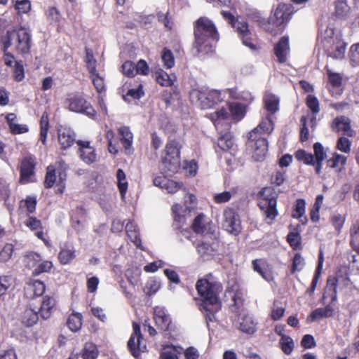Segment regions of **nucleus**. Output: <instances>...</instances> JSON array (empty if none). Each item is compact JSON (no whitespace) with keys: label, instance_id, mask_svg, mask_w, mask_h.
Listing matches in <instances>:
<instances>
[{"label":"nucleus","instance_id":"nucleus-1","mask_svg":"<svg viewBox=\"0 0 359 359\" xmlns=\"http://www.w3.org/2000/svg\"><path fill=\"white\" fill-rule=\"evenodd\" d=\"M208 277V278L198 280L196 284V288L202 297L200 310L205 313L207 320L213 321L215 320V313L222 309L218 294L222 290V285L213 280L211 274Z\"/></svg>","mask_w":359,"mask_h":359},{"label":"nucleus","instance_id":"nucleus-2","mask_svg":"<svg viewBox=\"0 0 359 359\" xmlns=\"http://www.w3.org/2000/svg\"><path fill=\"white\" fill-rule=\"evenodd\" d=\"M193 49L198 55H208L214 51L219 40V33L212 20L201 17L194 22Z\"/></svg>","mask_w":359,"mask_h":359},{"label":"nucleus","instance_id":"nucleus-3","mask_svg":"<svg viewBox=\"0 0 359 359\" xmlns=\"http://www.w3.org/2000/svg\"><path fill=\"white\" fill-rule=\"evenodd\" d=\"M274 129V121L271 114L262 118L261 122L249 133L248 147L251 149L252 158L256 161H262L268 151L266 136Z\"/></svg>","mask_w":359,"mask_h":359},{"label":"nucleus","instance_id":"nucleus-4","mask_svg":"<svg viewBox=\"0 0 359 359\" xmlns=\"http://www.w3.org/2000/svg\"><path fill=\"white\" fill-rule=\"evenodd\" d=\"M228 93L233 100L228 102L229 112H226V119L229 118L232 123H237L245 117L252 97L248 92H237L234 88L229 89Z\"/></svg>","mask_w":359,"mask_h":359},{"label":"nucleus","instance_id":"nucleus-5","mask_svg":"<svg viewBox=\"0 0 359 359\" xmlns=\"http://www.w3.org/2000/svg\"><path fill=\"white\" fill-rule=\"evenodd\" d=\"M4 45L3 51L6 52L11 46L20 54L29 53L32 46V38L29 32L25 27L8 30L6 35L1 38Z\"/></svg>","mask_w":359,"mask_h":359},{"label":"nucleus","instance_id":"nucleus-6","mask_svg":"<svg viewBox=\"0 0 359 359\" xmlns=\"http://www.w3.org/2000/svg\"><path fill=\"white\" fill-rule=\"evenodd\" d=\"M319 37L328 57L334 60H342L344 57L346 44L339 35L334 34L332 28L327 27L324 32L320 28Z\"/></svg>","mask_w":359,"mask_h":359},{"label":"nucleus","instance_id":"nucleus-7","mask_svg":"<svg viewBox=\"0 0 359 359\" xmlns=\"http://www.w3.org/2000/svg\"><path fill=\"white\" fill-rule=\"evenodd\" d=\"M226 21L238 34L244 46L252 50L257 49L255 34L253 33L252 26H250L248 22L238 16V13L236 12L232 13L226 11Z\"/></svg>","mask_w":359,"mask_h":359},{"label":"nucleus","instance_id":"nucleus-8","mask_svg":"<svg viewBox=\"0 0 359 359\" xmlns=\"http://www.w3.org/2000/svg\"><path fill=\"white\" fill-rule=\"evenodd\" d=\"M180 142L169 140L165 148V156L162 158L159 165L161 172L167 175L172 176L176 173L180 168Z\"/></svg>","mask_w":359,"mask_h":359},{"label":"nucleus","instance_id":"nucleus-9","mask_svg":"<svg viewBox=\"0 0 359 359\" xmlns=\"http://www.w3.org/2000/svg\"><path fill=\"white\" fill-rule=\"evenodd\" d=\"M190 99L202 109L212 107L222 101L221 92L217 90L194 89L190 92Z\"/></svg>","mask_w":359,"mask_h":359},{"label":"nucleus","instance_id":"nucleus-10","mask_svg":"<svg viewBox=\"0 0 359 359\" xmlns=\"http://www.w3.org/2000/svg\"><path fill=\"white\" fill-rule=\"evenodd\" d=\"M65 103L69 111L84 114L94 120L96 119V111L82 94L76 93L69 95L66 99Z\"/></svg>","mask_w":359,"mask_h":359},{"label":"nucleus","instance_id":"nucleus-11","mask_svg":"<svg viewBox=\"0 0 359 359\" xmlns=\"http://www.w3.org/2000/svg\"><path fill=\"white\" fill-rule=\"evenodd\" d=\"M259 206L263 212L265 221L269 224H271L278 215L276 208V197L275 196H263L259 201Z\"/></svg>","mask_w":359,"mask_h":359},{"label":"nucleus","instance_id":"nucleus-12","mask_svg":"<svg viewBox=\"0 0 359 359\" xmlns=\"http://www.w3.org/2000/svg\"><path fill=\"white\" fill-rule=\"evenodd\" d=\"M133 333L128 341V348L131 354L137 358L140 352H144L146 348V344L142 341L143 337L141 334L140 326L138 323H133Z\"/></svg>","mask_w":359,"mask_h":359},{"label":"nucleus","instance_id":"nucleus-13","mask_svg":"<svg viewBox=\"0 0 359 359\" xmlns=\"http://www.w3.org/2000/svg\"><path fill=\"white\" fill-rule=\"evenodd\" d=\"M210 118L213 122L219 134L216 152L222 157V153L224 150V135L223 134V126L224 123V107H222L219 111L210 114Z\"/></svg>","mask_w":359,"mask_h":359},{"label":"nucleus","instance_id":"nucleus-14","mask_svg":"<svg viewBox=\"0 0 359 359\" xmlns=\"http://www.w3.org/2000/svg\"><path fill=\"white\" fill-rule=\"evenodd\" d=\"M231 320L233 326L242 333L252 335L257 330L258 322L250 315L245 314L237 319L231 317Z\"/></svg>","mask_w":359,"mask_h":359},{"label":"nucleus","instance_id":"nucleus-15","mask_svg":"<svg viewBox=\"0 0 359 359\" xmlns=\"http://www.w3.org/2000/svg\"><path fill=\"white\" fill-rule=\"evenodd\" d=\"M350 279L347 276L346 273H342L341 271H339L337 273L336 276L332 277L330 276L327 280V290L331 292V299L332 302H334L337 300V286L340 287H344L349 285Z\"/></svg>","mask_w":359,"mask_h":359},{"label":"nucleus","instance_id":"nucleus-16","mask_svg":"<svg viewBox=\"0 0 359 359\" xmlns=\"http://www.w3.org/2000/svg\"><path fill=\"white\" fill-rule=\"evenodd\" d=\"M293 12L294 8L292 5L279 4L273 15L270 17L269 23L272 22L276 26H280L290 20Z\"/></svg>","mask_w":359,"mask_h":359},{"label":"nucleus","instance_id":"nucleus-17","mask_svg":"<svg viewBox=\"0 0 359 359\" xmlns=\"http://www.w3.org/2000/svg\"><path fill=\"white\" fill-rule=\"evenodd\" d=\"M191 228L196 233L201 234L203 236H211L215 232L213 226L206 219L203 214H199L196 217L193 221Z\"/></svg>","mask_w":359,"mask_h":359},{"label":"nucleus","instance_id":"nucleus-18","mask_svg":"<svg viewBox=\"0 0 359 359\" xmlns=\"http://www.w3.org/2000/svg\"><path fill=\"white\" fill-rule=\"evenodd\" d=\"M154 320L156 325L161 331L170 330L171 318L167 310L162 306H156L154 310Z\"/></svg>","mask_w":359,"mask_h":359},{"label":"nucleus","instance_id":"nucleus-19","mask_svg":"<svg viewBox=\"0 0 359 359\" xmlns=\"http://www.w3.org/2000/svg\"><path fill=\"white\" fill-rule=\"evenodd\" d=\"M236 152L237 145L233 140V136L226 133V165L229 166V168H227L226 170L231 171L237 166Z\"/></svg>","mask_w":359,"mask_h":359},{"label":"nucleus","instance_id":"nucleus-20","mask_svg":"<svg viewBox=\"0 0 359 359\" xmlns=\"http://www.w3.org/2000/svg\"><path fill=\"white\" fill-rule=\"evenodd\" d=\"M230 292H233L231 298L233 304L230 305L229 309L236 315H241L243 309L244 297L246 292L238 285H233Z\"/></svg>","mask_w":359,"mask_h":359},{"label":"nucleus","instance_id":"nucleus-21","mask_svg":"<svg viewBox=\"0 0 359 359\" xmlns=\"http://www.w3.org/2000/svg\"><path fill=\"white\" fill-rule=\"evenodd\" d=\"M172 210L174 215L173 227L175 229H181L180 232L182 235L184 236L186 238L191 240V233L190 230L187 229H182L183 225L185 224L186 218L185 215L181 214L182 206L179 204H175L172 206Z\"/></svg>","mask_w":359,"mask_h":359},{"label":"nucleus","instance_id":"nucleus-22","mask_svg":"<svg viewBox=\"0 0 359 359\" xmlns=\"http://www.w3.org/2000/svg\"><path fill=\"white\" fill-rule=\"evenodd\" d=\"M35 161L33 156L23 158L20 165V182L26 184L31 182V177L34 174Z\"/></svg>","mask_w":359,"mask_h":359},{"label":"nucleus","instance_id":"nucleus-23","mask_svg":"<svg viewBox=\"0 0 359 359\" xmlns=\"http://www.w3.org/2000/svg\"><path fill=\"white\" fill-rule=\"evenodd\" d=\"M79 153L81 159L86 164H91L96 161L95 149L90 145L89 141L78 140Z\"/></svg>","mask_w":359,"mask_h":359},{"label":"nucleus","instance_id":"nucleus-24","mask_svg":"<svg viewBox=\"0 0 359 359\" xmlns=\"http://www.w3.org/2000/svg\"><path fill=\"white\" fill-rule=\"evenodd\" d=\"M58 142L62 149H67L75 142L76 135L69 128L61 127L57 130Z\"/></svg>","mask_w":359,"mask_h":359},{"label":"nucleus","instance_id":"nucleus-25","mask_svg":"<svg viewBox=\"0 0 359 359\" xmlns=\"http://www.w3.org/2000/svg\"><path fill=\"white\" fill-rule=\"evenodd\" d=\"M227 212H226V215ZM241 230V220L237 214L230 211L228 216L226 215V231L236 236Z\"/></svg>","mask_w":359,"mask_h":359},{"label":"nucleus","instance_id":"nucleus-26","mask_svg":"<svg viewBox=\"0 0 359 359\" xmlns=\"http://www.w3.org/2000/svg\"><path fill=\"white\" fill-rule=\"evenodd\" d=\"M275 55L280 63H283L287 60V57L290 53L289 38L283 36L274 48Z\"/></svg>","mask_w":359,"mask_h":359},{"label":"nucleus","instance_id":"nucleus-27","mask_svg":"<svg viewBox=\"0 0 359 359\" xmlns=\"http://www.w3.org/2000/svg\"><path fill=\"white\" fill-rule=\"evenodd\" d=\"M55 304L56 301L53 297L45 296L43 298L40 309L38 311L42 319L47 320L50 318Z\"/></svg>","mask_w":359,"mask_h":359},{"label":"nucleus","instance_id":"nucleus-28","mask_svg":"<svg viewBox=\"0 0 359 359\" xmlns=\"http://www.w3.org/2000/svg\"><path fill=\"white\" fill-rule=\"evenodd\" d=\"M197 251L201 257L204 259H208L209 257L214 256L218 251L217 241H213L211 244L206 242H202L196 245Z\"/></svg>","mask_w":359,"mask_h":359},{"label":"nucleus","instance_id":"nucleus-29","mask_svg":"<svg viewBox=\"0 0 359 359\" xmlns=\"http://www.w3.org/2000/svg\"><path fill=\"white\" fill-rule=\"evenodd\" d=\"M126 231L130 241L133 242L137 248L144 250L142 245L139 229L133 222L130 221L126 224Z\"/></svg>","mask_w":359,"mask_h":359},{"label":"nucleus","instance_id":"nucleus-30","mask_svg":"<svg viewBox=\"0 0 359 359\" xmlns=\"http://www.w3.org/2000/svg\"><path fill=\"white\" fill-rule=\"evenodd\" d=\"M314 158L316 163V172L320 175L323 166V162L327 158V151L324 147L319 142H316L313 145Z\"/></svg>","mask_w":359,"mask_h":359},{"label":"nucleus","instance_id":"nucleus-31","mask_svg":"<svg viewBox=\"0 0 359 359\" xmlns=\"http://www.w3.org/2000/svg\"><path fill=\"white\" fill-rule=\"evenodd\" d=\"M334 314V307L330 304L324 308H318L311 312L308 317V321L315 322L324 318H329Z\"/></svg>","mask_w":359,"mask_h":359},{"label":"nucleus","instance_id":"nucleus-32","mask_svg":"<svg viewBox=\"0 0 359 359\" xmlns=\"http://www.w3.org/2000/svg\"><path fill=\"white\" fill-rule=\"evenodd\" d=\"M20 318L23 325L32 327L39 320V312L32 308H26Z\"/></svg>","mask_w":359,"mask_h":359},{"label":"nucleus","instance_id":"nucleus-33","mask_svg":"<svg viewBox=\"0 0 359 359\" xmlns=\"http://www.w3.org/2000/svg\"><path fill=\"white\" fill-rule=\"evenodd\" d=\"M346 160L347 158L345 156L334 153L327 161V164L328 166L334 169L336 172H340L344 169Z\"/></svg>","mask_w":359,"mask_h":359},{"label":"nucleus","instance_id":"nucleus-34","mask_svg":"<svg viewBox=\"0 0 359 359\" xmlns=\"http://www.w3.org/2000/svg\"><path fill=\"white\" fill-rule=\"evenodd\" d=\"M264 104L269 114H275L279 109V99L271 93H266L264 96Z\"/></svg>","mask_w":359,"mask_h":359},{"label":"nucleus","instance_id":"nucleus-35","mask_svg":"<svg viewBox=\"0 0 359 359\" xmlns=\"http://www.w3.org/2000/svg\"><path fill=\"white\" fill-rule=\"evenodd\" d=\"M25 224L30 230L37 231L35 233L36 236L41 240H43V232L41 231L42 224L41 220L35 217L30 216L26 219Z\"/></svg>","mask_w":359,"mask_h":359},{"label":"nucleus","instance_id":"nucleus-36","mask_svg":"<svg viewBox=\"0 0 359 359\" xmlns=\"http://www.w3.org/2000/svg\"><path fill=\"white\" fill-rule=\"evenodd\" d=\"M118 133L121 136V143L125 149L130 150L133 144V135L130 128L127 126H123L118 128Z\"/></svg>","mask_w":359,"mask_h":359},{"label":"nucleus","instance_id":"nucleus-37","mask_svg":"<svg viewBox=\"0 0 359 359\" xmlns=\"http://www.w3.org/2000/svg\"><path fill=\"white\" fill-rule=\"evenodd\" d=\"M75 257V250L72 246H65L62 248L58 255L60 262L62 264H67L69 263Z\"/></svg>","mask_w":359,"mask_h":359},{"label":"nucleus","instance_id":"nucleus-38","mask_svg":"<svg viewBox=\"0 0 359 359\" xmlns=\"http://www.w3.org/2000/svg\"><path fill=\"white\" fill-rule=\"evenodd\" d=\"M82 315L80 313H73L68 318L67 325L72 332L79 331L82 326Z\"/></svg>","mask_w":359,"mask_h":359},{"label":"nucleus","instance_id":"nucleus-39","mask_svg":"<svg viewBox=\"0 0 359 359\" xmlns=\"http://www.w3.org/2000/svg\"><path fill=\"white\" fill-rule=\"evenodd\" d=\"M248 20L250 22L257 23V25L264 29H268L269 21L262 17L259 11H252L248 15Z\"/></svg>","mask_w":359,"mask_h":359},{"label":"nucleus","instance_id":"nucleus-40","mask_svg":"<svg viewBox=\"0 0 359 359\" xmlns=\"http://www.w3.org/2000/svg\"><path fill=\"white\" fill-rule=\"evenodd\" d=\"M173 77L162 69L155 73L156 81L162 86H171L174 82Z\"/></svg>","mask_w":359,"mask_h":359},{"label":"nucleus","instance_id":"nucleus-41","mask_svg":"<svg viewBox=\"0 0 359 359\" xmlns=\"http://www.w3.org/2000/svg\"><path fill=\"white\" fill-rule=\"evenodd\" d=\"M350 243L353 250L359 249V220L355 221L350 228Z\"/></svg>","mask_w":359,"mask_h":359},{"label":"nucleus","instance_id":"nucleus-42","mask_svg":"<svg viewBox=\"0 0 359 359\" xmlns=\"http://www.w3.org/2000/svg\"><path fill=\"white\" fill-rule=\"evenodd\" d=\"M24 263L29 269L36 268L41 261V255L34 252H29L24 257Z\"/></svg>","mask_w":359,"mask_h":359},{"label":"nucleus","instance_id":"nucleus-43","mask_svg":"<svg viewBox=\"0 0 359 359\" xmlns=\"http://www.w3.org/2000/svg\"><path fill=\"white\" fill-rule=\"evenodd\" d=\"M348 121V118L344 116L335 118L332 124L333 129L337 132L344 131L348 133L351 129Z\"/></svg>","mask_w":359,"mask_h":359},{"label":"nucleus","instance_id":"nucleus-44","mask_svg":"<svg viewBox=\"0 0 359 359\" xmlns=\"http://www.w3.org/2000/svg\"><path fill=\"white\" fill-rule=\"evenodd\" d=\"M279 344L283 352L286 355H290L294 348L293 339L289 336H283Z\"/></svg>","mask_w":359,"mask_h":359},{"label":"nucleus","instance_id":"nucleus-45","mask_svg":"<svg viewBox=\"0 0 359 359\" xmlns=\"http://www.w3.org/2000/svg\"><path fill=\"white\" fill-rule=\"evenodd\" d=\"M56 181L55 168L53 165H50L47 167L46 174L44 180V186L46 189L53 187Z\"/></svg>","mask_w":359,"mask_h":359},{"label":"nucleus","instance_id":"nucleus-46","mask_svg":"<svg viewBox=\"0 0 359 359\" xmlns=\"http://www.w3.org/2000/svg\"><path fill=\"white\" fill-rule=\"evenodd\" d=\"M98 351L97 347L93 343H86L82 351L83 359H95L97 357Z\"/></svg>","mask_w":359,"mask_h":359},{"label":"nucleus","instance_id":"nucleus-47","mask_svg":"<svg viewBox=\"0 0 359 359\" xmlns=\"http://www.w3.org/2000/svg\"><path fill=\"white\" fill-rule=\"evenodd\" d=\"M295 158L299 160L303 161L305 164L312 165L316 167V161L314 158V156L311 153H307L304 150H298L295 153Z\"/></svg>","mask_w":359,"mask_h":359},{"label":"nucleus","instance_id":"nucleus-48","mask_svg":"<svg viewBox=\"0 0 359 359\" xmlns=\"http://www.w3.org/2000/svg\"><path fill=\"white\" fill-rule=\"evenodd\" d=\"M40 140L43 144H45L46 142L48 131L49 128L48 118L47 114H43L40 121Z\"/></svg>","mask_w":359,"mask_h":359},{"label":"nucleus","instance_id":"nucleus-49","mask_svg":"<svg viewBox=\"0 0 359 359\" xmlns=\"http://www.w3.org/2000/svg\"><path fill=\"white\" fill-rule=\"evenodd\" d=\"M161 59L164 67L167 69L172 68L175 65L174 55L172 51L167 48L163 49Z\"/></svg>","mask_w":359,"mask_h":359},{"label":"nucleus","instance_id":"nucleus-50","mask_svg":"<svg viewBox=\"0 0 359 359\" xmlns=\"http://www.w3.org/2000/svg\"><path fill=\"white\" fill-rule=\"evenodd\" d=\"M306 104L313 115L320 111L319 101L315 95H309L306 100Z\"/></svg>","mask_w":359,"mask_h":359},{"label":"nucleus","instance_id":"nucleus-51","mask_svg":"<svg viewBox=\"0 0 359 359\" xmlns=\"http://www.w3.org/2000/svg\"><path fill=\"white\" fill-rule=\"evenodd\" d=\"M86 62L87 67L90 74H95L96 70V60L94 58L92 50L89 48L86 49Z\"/></svg>","mask_w":359,"mask_h":359},{"label":"nucleus","instance_id":"nucleus-52","mask_svg":"<svg viewBox=\"0 0 359 359\" xmlns=\"http://www.w3.org/2000/svg\"><path fill=\"white\" fill-rule=\"evenodd\" d=\"M13 251V245L11 243L6 244L0 251V262H8L11 258Z\"/></svg>","mask_w":359,"mask_h":359},{"label":"nucleus","instance_id":"nucleus-53","mask_svg":"<svg viewBox=\"0 0 359 359\" xmlns=\"http://www.w3.org/2000/svg\"><path fill=\"white\" fill-rule=\"evenodd\" d=\"M90 74L93 81V83L97 93H101L105 91V86L103 78L101 77L97 72H95V74Z\"/></svg>","mask_w":359,"mask_h":359},{"label":"nucleus","instance_id":"nucleus-54","mask_svg":"<svg viewBox=\"0 0 359 359\" xmlns=\"http://www.w3.org/2000/svg\"><path fill=\"white\" fill-rule=\"evenodd\" d=\"M348 56L353 66H359V43L351 46Z\"/></svg>","mask_w":359,"mask_h":359},{"label":"nucleus","instance_id":"nucleus-55","mask_svg":"<svg viewBox=\"0 0 359 359\" xmlns=\"http://www.w3.org/2000/svg\"><path fill=\"white\" fill-rule=\"evenodd\" d=\"M53 264L51 262L49 261H43L42 262H39L37 265V266L34 269V270L32 272V274L34 276H39V274L48 272L52 268Z\"/></svg>","mask_w":359,"mask_h":359},{"label":"nucleus","instance_id":"nucleus-56","mask_svg":"<svg viewBox=\"0 0 359 359\" xmlns=\"http://www.w3.org/2000/svg\"><path fill=\"white\" fill-rule=\"evenodd\" d=\"M349 8L344 0H338L336 2L335 13L339 17L345 16L348 12Z\"/></svg>","mask_w":359,"mask_h":359},{"label":"nucleus","instance_id":"nucleus-57","mask_svg":"<svg viewBox=\"0 0 359 359\" xmlns=\"http://www.w3.org/2000/svg\"><path fill=\"white\" fill-rule=\"evenodd\" d=\"M121 68L123 74L128 77H133L136 74L135 65L131 61L125 62Z\"/></svg>","mask_w":359,"mask_h":359},{"label":"nucleus","instance_id":"nucleus-58","mask_svg":"<svg viewBox=\"0 0 359 359\" xmlns=\"http://www.w3.org/2000/svg\"><path fill=\"white\" fill-rule=\"evenodd\" d=\"M285 172L280 170H275L271 177V184L275 186H280L285 182Z\"/></svg>","mask_w":359,"mask_h":359},{"label":"nucleus","instance_id":"nucleus-59","mask_svg":"<svg viewBox=\"0 0 359 359\" xmlns=\"http://www.w3.org/2000/svg\"><path fill=\"white\" fill-rule=\"evenodd\" d=\"M327 68V74L328 76L330 83L334 87H339L341 85L342 77L339 74L334 73Z\"/></svg>","mask_w":359,"mask_h":359},{"label":"nucleus","instance_id":"nucleus-60","mask_svg":"<svg viewBox=\"0 0 359 359\" xmlns=\"http://www.w3.org/2000/svg\"><path fill=\"white\" fill-rule=\"evenodd\" d=\"M304 264V259L301 256V255L299 253L295 254L292 262V273H294L296 271H301L303 269Z\"/></svg>","mask_w":359,"mask_h":359},{"label":"nucleus","instance_id":"nucleus-61","mask_svg":"<svg viewBox=\"0 0 359 359\" xmlns=\"http://www.w3.org/2000/svg\"><path fill=\"white\" fill-rule=\"evenodd\" d=\"M351 144V141L348 138L341 137L337 140V148L341 152L349 153Z\"/></svg>","mask_w":359,"mask_h":359},{"label":"nucleus","instance_id":"nucleus-62","mask_svg":"<svg viewBox=\"0 0 359 359\" xmlns=\"http://www.w3.org/2000/svg\"><path fill=\"white\" fill-rule=\"evenodd\" d=\"M25 77L24 67L22 61H16L14 66V78L16 81H21Z\"/></svg>","mask_w":359,"mask_h":359},{"label":"nucleus","instance_id":"nucleus-63","mask_svg":"<svg viewBox=\"0 0 359 359\" xmlns=\"http://www.w3.org/2000/svg\"><path fill=\"white\" fill-rule=\"evenodd\" d=\"M300 239V235L296 232H290L287 236V242L290 243V246L294 250L297 249L299 247Z\"/></svg>","mask_w":359,"mask_h":359},{"label":"nucleus","instance_id":"nucleus-64","mask_svg":"<svg viewBox=\"0 0 359 359\" xmlns=\"http://www.w3.org/2000/svg\"><path fill=\"white\" fill-rule=\"evenodd\" d=\"M32 290L34 292V295L41 296L45 292V285L44 283L39 280H33L32 284L30 285Z\"/></svg>","mask_w":359,"mask_h":359}]
</instances>
